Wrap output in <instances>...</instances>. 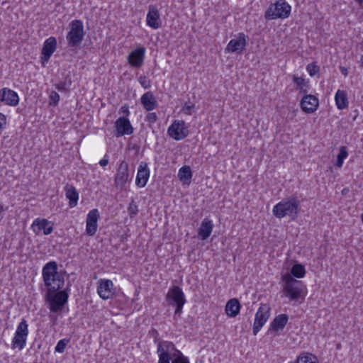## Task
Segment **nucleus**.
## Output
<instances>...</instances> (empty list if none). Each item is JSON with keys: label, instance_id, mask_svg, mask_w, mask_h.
Here are the masks:
<instances>
[{"label": "nucleus", "instance_id": "2f4dec72", "mask_svg": "<svg viewBox=\"0 0 363 363\" xmlns=\"http://www.w3.org/2000/svg\"><path fill=\"white\" fill-rule=\"evenodd\" d=\"M173 360L172 363H190L187 357L184 356L181 351L172 353Z\"/></svg>", "mask_w": 363, "mask_h": 363}, {"label": "nucleus", "instance_id": "49530a36", "mask_svg": "<svg viewBox=\"0 0 363 363\" xmlns=\"http://www.w3.org/2000/svg\"><path fill=\"white\" fill-rule=\"evenodd\" d=\"M120 112L126 116H128L130 113L129 110H128V106L126 105L121 106V108H120Z\"/></svg>", "mask_w": 363, "mask_h": 363}, {"label": "nucleus", "instance_id": "b1692460", "mask_svg": "<svg viewBox=\"0 0 363 363\" xmlns=\"http://www.w3.org/2000/svg\"><path fill=\"white\" fill-rule=\"evenodd\" d=\"M140 101L143 107L147 111H152L157 106V102L153 96L152 93L147 91L145 93L140 99Z\"/></svg>", "mask_w": 363, "mask_h": 363}, {"label": "nucleus", "instance_id": "ea45409f", "mask_svg": "<svg viewBox=\"0 0 363 363\" xmlns=\"http://www.w3.org/2000/svg\"><path fill=\"white\" fill-rule=\"evenodd\" d=\"M157 353L158 356H167V355L172 356V352H169V351L164 350V348H162V347H160L158 345H157Z\"/></svg>", "mask_w": 363, "mask_h": 363}, {"label": "nucleus", "instance_id": "09e8293b", "mask_svg": "<svg viewBox=\"0 0 363 363\" xmlns=\"http://www.w3.org/2000/svg\"><path fill=\"white\" fill-rule=\"evenodd\" d=\"M299 201L296 200L295 199H291V200H289L288 202H286L285 204H291V205H294V204H297Z\"/></svg>", "mask_w": 363, "mask_h": 363}, {"label": "nucleus", "instance_id": "5fc2aeb1", "mask_svg": "<svg viewBox=\"0 0 363 363\" xmlns=\"http://www.w3.org/2000/svg\"><path fill=\"white\" fill-rule=\"evenodd\" d=\"M361 220H362V221L363 223V213L361 215Z\"/></svg>", "mask_w": 363, "mask_h": 363}, {"label": "nucleus", "instance_id": "3c124183", "mask_svg": "<svg viewBox=\"0 0 363 363\" xmlns=\"http://www.w3.org/2000/svg\"><path fill=\"white\" fill-rule=\"evenodd\" d=\"M151 333H152V335H155V340L156 338H158L159 333H158V332H157V330H155V329H152V330H151Z\"/></svg>", "mask_w": 363, "mask_h": 363}, {"label": "nucleus", "instance_id": "1a4fd4ad", "mask_svg": "<svg viewBox=\"0 0 363 363\" xmlns=\"http://www.w3.org/2000/svg\"><path fill=\"white\" fill-rule=\"evenodd\" d=\"M115 135L121 137L125 135H131L133 133V128L126 117L118 118L114 124Z\"/></svg>", "mask_w": 363, "mask_h": 363}, {"label": "nucleus", "instance_id": "9d476101", "mask_svg": "<svg viewBox=\"0 0 363 363\" xmlns=\"http://www.w3.org/2000/svg\"><path fill=\"white\" fill-rule=\"evenodd\" d=\"M246 46V37L244 33H239L238 36L230 40L226 46L228 52H236L241 54Z\"/></svg>", "mask_w": 363, "mask_h": 363}, {"label": "nucleus", "instance_id": "7c9ffc66", "mask_svg": "<svg viewBox=\"0 0 363 363\" xmlns=\"http://www.w3.org/2000/svg\"><path fill=\"white\" fill-rule=\"evenodd\" d=\"M348 155L347 148L345 146H341L340 147V152L337 156V161L335 163V166L338 168H340L342 166L344 160L347 158Z\"/></svg>", "mask_w": 363, "mask_h": 363}, {"label": "nucleus", "instance_id": "58836bf2", "mask_svg": "<svg viewBox=\"0 0 363 363\" xmlns=\"http://www.w3.org/2000/svg\"><path fill=\"white\" fill-rule=\"evenodd\" d=\"M307 70L309 74L312 77L318 72L319 67L314 64H309L307 66Z\"/></svg>", "mask_w": 363, "mask_h": 363}, {"label": "nucleus", "instance_id": "bb28decb", "mask_svg": "<svg viewBox=\"0 0 363 363\" xmlns=\"http://www.w3.org/2000/svg\"><path fill=\"white\" fill-rule=\"evenodd\" d=\"M192 177L190 167L184 166L179 170L178 177L184 184H189Z\"/></svg>", "mask_w": 363, "mask_h": 363}, {"label": "nucleus", "instance_id": "864d4df0", "mask_svg": "<svg viewBox=\"0 0 363 363\" xmlns=\"http://www.w3.org/2000/svg\"><path fill=\"white\" fill-rule=\"evenodd\" d=\"M4 211V206H0V212Z\"/></svg>", "mask_w": 363, "mask_h": 363}, {"label": "nucleus", "instance_id": "6ab92c4d", "mask_svg": "<svg viewBox=\"0 0 363 363\" xmlns=\"http://www.w3.org/2000/svg\"><path fill=\"white\" fill-rule=\"evenodd\" d=\"M145 53V49L144 48L134 50L128 57L129 64L134 67H140L143 65Z\"/></svg>", "mask_w": 363, "mask_h": 363}, {"label": "nucleus", "instance_id": "37998d69", "mask_svg": "<svg viewBox=\"0 0 363 363\" xmlns=\"http://www.w3.org/2000/svg\"><path fill=\"white\" fill-rule=\"evenodd\" d=\"M6 125V117L4 114L0 113V130L5 128Z\"/></svg>", "mask_w": 363, "mask_h": 363}, {"label": "nucleus", "instance_id": "c9c22d12", "mask_svg": "<svg viewBox=\"0 0 363 363\" xmlns=\"http://www.w3.org/2000/svg\"><path fill=\"white\" fill-rule=\"evenodd\" d=\"M138 81H139L140 85L144 89H148L150 87V85H151L150 81L146 76H140L138 78Z\"/></svg>", "mask_w": 363, "mask_h": 363}, {"label": "nucleus", "instance_id": "8fccbe9b", "mask_svg": "<svg viewBox=\"0 0 363 363\" xmlns=\"http://www.w3.org/2000/svg\"><path fill=\"white\" fill-rule=\"evenodd\" d=\"M340 70H341L342 74L345 77L347 76L348 72H347V68H345V67H340Z\"/></svg>", "mask_w": 363, "mask_h": 363}, {"label": "nucleus", "instance_id": "aec40b11", "mask_svg": "<svg viewBox=\"0 0 363 363\" xmlns=\"http://www.w3.org/2000/svg\"><path fill=\"white\" fill-rule=\"evenodd\" d=\"M150 177V169L147 164L145 162H141L138 169L135 183L139 187H144Z\"/></svg>", "mask_w": 363, "mask_h": 363}, {"label": "nucleus", "instance_id": "f8f14e48", "mask_svg": "<svg viewBox=\"0 0 363 363\" xmlns=\"http://www.w3.org/2000/svg\"><path fill=\"white\" fill-rule=\"evenodd\" d=\"M100 217L97 209H92L87 214L86 220V233L89 236L95 235L97 230V222Z\"/></svg>", "mask_w": 363, "mask_h": 363}, {"label": "nucleus", "instance_id": "c85d7f7f", "mask_svg": "<svg viewBox=\"0 0 363 363\" xmlns=\"http://www.w3.org/2000/svg\"><path fill=\"white\" fill-rule=\"evenodd\" d=\"M154 341L155 343H157V345L162 347L169 352L177 353V351H179L176 348L175 345L172 342L162 340L160 338H156Z\"/></svg>", "mask_w": 363, "mask_h": 363}, {"label": "nucleus", "instance_id": "c756f323", "mask_svg": "<svg viewBox=\"0 0 363 363\" xmlns=\"http://www.w3.org/2000/svg\"><path fill=\"white\" fill-rule=\"evenodd\" d=\"M306 269L303 265L301 264H295L291 269V275L296 278H302L305 276Z\"/></svg>", "mask_w": 363, "mask_h": 363}, {"label": "nucleus", "instance_id": "393cba45", "mask_svg": "<svg viewBox=\"0 0 363 363\" xmlns=\"http://www.w3.org/2000/svg\"><path fill=\"white\" fill-rule=\"evenodd\" d=\"M240 304L238 299H230L225 306V313L229 317H235L240 312Z\"/></svg>", "mask_w": 363, "mask_h": 363}, {"label": "nucleus", "instance_id": "a211bd4d", "mask_svg": "<svg viewBox=\"0 0 363 363\" xmlns=\"http://www.w3.org/2000/svg\"><path fill=\"white\" fill-rule=\"evenodd\" d=\"M298 206H274L272 211L274 215L279 218L290 216L294 219V216L298 211Z\"/></svg>", "mask_w": 363, "mask_h": 363}, {"label": "nucleus", "instance_id": "a18cd8bd", "mask_svg": "<svg viewBox=\"0 0 363 363\" xmlns=\"http://www.w3.org/2000/svg\"><path fill=\"white\" fill-rule=\"evenodd\" d=\"M147 120L150 123H155L157 121V115L155 113H149L147 116Z\"/></svg>", "mask_w": 363, "mask_h": 363}, {"label": "nucleus", "instance_id": "a878e982", "mask_svg": "<svg viewBox=\"0 0 363 363\" xmlns=\"http://www.w3.org/2000/svg\"><path fill=\"white\" fill-rule=\"evenodd\" d=\"M335 100L338 109L342 110L348 106L347 94L345 91L337 90L335 96Z\"/></svg>", "mask_w": 363, "mask_h": 363}, {"label": "nucleus", "instance_id": "4c0bfd02", "mask_svg": "<svg viewBox=\"0 0 363 363\" xmlns=\"http://www.w3.org/2000/svg\"><path fill=\"white\" fill-rule=\"evenodd\" d=\"M293 81L300 89H303L306 86L305 79L302 77L294 76Z\"/></svg>", "mask_w": 363, "mask_h": 363}, {"label": "nucleus", "instance_id": "39448f33", "mask_svg": "<svg viewBox=\"0 0 363 363\" xmlns=\"http://www.w3.org/2000/svg\"><path fill=\"white\" fill-rule=\"evenodd\" d=\"M70 30L67 35V40L70 47L79 46L84 38V26L79 20H74L69 24Z\"/></svg>", "mask_w": 363, "mask_h": 363}, {"label": "nucleus", "instance_id": "5701e85b", "mask_svg": "<svg viewBox=\"0 0 363 363\" xmlns=\"http://www.w3.org/2000/svg\"><path fill=\"white\" fill-rule=\"evenodd\" d=\"M213 225L208 218H204L199 228L198 235L201 240H206L212 233Z\"/></svg>", "mask_w": 363, "mask_h": 363}, {"label": "nucleus", "instance_id": "72a5a7b5", "mask_svg": "<svg viewBox=\"0 0 363 363\" xmlns=\"http://www.w3.org/2000/svg\"><path fill=\"white\" fill-rule=\"evenodd\" d=\"M296 363H318L314 356L301 355L298 357Z\"/></svg>", "mask_w": 363, "mask_h": 363}, {"label": "nucleus", "instance_id": "20e7f679", "mask_svg": "<svg viewBox=\"0 0 363 363\" xmlns=\"http://www.w3.org/2000/svg\"><path fill=\"white\" fill-rule=\"evenodd\" d=\"M28 333V325L27 321L23 318L16 328L11 341V348L13 350L18 349L19 350H22L26 345Z\"/></svg>", "mask_w": 363, "mask_h": 363}, {"label": "nucleus", "instance_id": "f3484780", "mask_svg": "<svg viewBox=\"0 0 363 363\" xmlns=\"http://www.w3.org/2000/svg\"><path fill=\"white\" fill-rule=\"evenodd\" d=\"M128 164L126 162L122 161L117 169L115 184L117 186L123 187L128 180Z\"/></svg>", "mask_w": 363, "mask_h": 363}, {"label": "nucleus", "instance_id": "f03ea898", "mask_svg": "<svg viewBox=\"0 0 363 363\" xmlns=\"http://www.w3.org/2000/svg\"><path fill=\"white\" fill-rule=\"evenodd\" d=\"M284 284L282 292L291 301L298 300L303 291L302 281L295 279L289 273L284 274L281 277Z\"/></svg>", "mask_w": 363, "mask_h": 363}, {"label": "nucleus", "instance_id": "ddd939ff", "mask_svg": "<svg viewBox=\"0 0 363 363\" xmlns=\"http://www.w3.org/2000/svg\"><path fill=\"white\" fill-rule=\"evenodd\" d=\"M146 23L149 27L153 29H157L161 26L162 21L160 19V15L156 6L150 5L148 6Z\"/></svg>", "mask_w": 363, "mask_h": 363}, {"label": "nucleus", "instance_id": "e433bc0d", "mask_svg": "<svg viewBox=\"0 0 363 363\" xmlns=\"http://www.w3.org/2000/svg\"><path fill=\"white\" fill-rule=\"evenodd\" d=\"M194 104L191 103H186L182 107V111L186 115H191L194 110Z\"/></svg>", "mask_w": 363, "mask_h": 363}, {"label": "nucleus", "instance_id": "0eeeda50", "mask_svg": "<svg viewBox=\"0 0 363 363\" xmlns=\"http://www.w3.org/2000/svg\"><path fill=\"white\" fill-rule=\"evenodd\" d=\"M270 316V308L267 304H261L255 318L252 333L256 335Z\"/></svg>", "mask_w": 363, "mask_h": 363}, {"label": "nucleus", "instance_id": "4468645a", "mask_svg": "<svg viewBox=\"0 0 363 363\" xmlns=\"http://www.w3.org/2000/svg\"><path fill=\"white\" fill-rule=\"evenodd\" d=\"M0 101L8 106H16L19 103V96L13 90L3 88L0 90Z\"/></svg>", "mask_w": 363, "mask_h": 363}, {"label": "nucleus", "instance_id": "4be33fe9", "mask_svg": "<svg viewBox=\"0 0 363 363\" xmlns=\"http://www.w3.org/2000/svg\"><path fill=\"white\" fill-rule=\"evenodd\" d=\"M289 320V316L286 314H280L277 315L271 322L268 329V333L274 332L276 335L279 330H282Z\"/></svg>", "mask_w": 363, "mask_h": 363}, {"label": "nucleus", "instance_id": "f257e3e1", "mask_svg": "<svg viewBox=\"0 0 363 363\" xmlns=\"http://www.w3.org/2000/svg\"><path fill=\"white\" fill-rule=\"evenodd\" d=\"M43 278L48 288L46 300L49 303L51 312L61 311L68 301V293L62 289L65 284L64 277L57 272V264L55 262H48L43 268Z\"/></svg>", "mask_w": 363, "mask_h": 363}, {"label": "nucleus", "instance_id": "2eb2a0df", "mask_svg": "<svg viewBox=\"0 0 363 363\" xmlns=\"http://www.w3.org/2000/svg\"><path fill=\"white\" fill-rule=\"evenodd\" d=\"M300 105L303 111L306 113H312L317 110L319 100L313 95H306L302 98Z\"/></svg>", "mask_w": 363, "mask_h": 363}, {"label": "nucleus", "instance_id": "c03bdc74", "mask_svg": "<svg viewBox=\"0 0 363 363\" xmlns=\"http://www.w3.org/2000/svg\"><path fill=\"white\" fill-rule=\"evenodd\" d=\"M56 89L60 91H67V84L65 82H60L55 85Z\"/></svg>", "mask_w": 363, "mask_h": 363}, {"label": "nucleus", "instance_id": "412c9836", "mask_svg": "<svg viewBox=\"0 0 363 363\" xmlns=\"http://www.w3.org/2000/svg\"><path fill=\"white\" fill-rule=\"evenodd\" d=\"M35 232L43 231L45 235H50L53 230V223L45 218H36L32 225Z\"/></svg>", "mask_w": 363, "mask_h": 363}, {"label": "nucleus", "instance_id": "473e14b6", "mask_svg": "<svg viewBox=\"0 0 363 363\" xmlns=\"http://www.w3.org/2000/svg\"><path fill=\"white\" fill-rule=\"evenodd\" d=\"M70 340L67 338H64L62 340H60L57 343V345L55 346V351L56 352L62 353L64 352L66 346L69 342Z\"/></svg>", "mask_w": 363, "mask_h": 363}, {"label": "nucleus", "instance_id": "dca6fc26", "mask_svg": "<svg viewBox=\"0 0 363 363\" xmlns=\"http://www.w3.org/2000/svg\"><path fill=\"white\" fill-rule=\"evenodd\" d=\"M57 48V40L54 37L48 38L43 44L41 50V60L43 62H48L51 55Z\"/></svg>", "mask_w": 363, "mask_h": 363}, {"label": "nucleus", "instance_id": "de8ad7c7", "mask_svg": "<svg viewBox=\"0 0 363 363\" xmlns=\"http://www.w3.org/2000/svg\"><path fill=\"white\" fill-rule=\"evenodd\" d=\"M108 163V159L106 157H104L102 160H100L99 164L101 167H106Z\"/></svg>", "mask_w": 363, "mask_h": 363}, {"label": "nucleus", "instance_id": "603ef678", "mask_svg": "<svg viewBox=\"0 0 363 363\" xmlns=\"http://www.w3.org/2000/svg\"><path fill=\"white\" fill-rule=\"evenodd\" d=\"M360 65L363 67V55L361 56L360 58Z\"/></svg>", "mask_w": 363, "mask_h": 363}, {"label": "nucleus", "instance_id": "cd10ccee", "mask_svg": "<svg viewBox=\"0 0 363 363\" xmlns=\"http://www.w3.org/2000/svg\"><path fill=\"white\" fill-rule=\"evenodd\" d=\"M65 195L66 197L69 200V204H76L78 201V193L76 189L71 185H67L65 186Z\"/></svg>", "mask_w": 363, "mask_h": 363}, {"label": "nucleus", "instance_id": "79ce46f5", "mask_svg": "<svg viewBox=\"0 0 363 363\" xmlns=\"http://www.w3.org/2000/svg\"><path fill=\"white\" fill-rule=\"evenodd\" d=\"M128 212L130 217L136 215L138 212V206H129Z\"/></svg>", "mask_w": 363, "mask_h": 363}, {"label": "nucleus", "instance_id": "7ed1b4c3", "mask_svg": "<svg viewBox=\"0 0 363 363\" xmlns=\"http://www.w3.org/2000/svg\"><path fill=\"white\" fill-rule=\"evenodd\" d=\"M291 13V6L285 0H277L269 6L265 13L267 19L286 18Z\"/></svg>", "mask_w": 363, "mask_h": 363}, {"label": "nucleus", "instance_id": "a19ab883", "mask_svg": "<svg viewBox=\"0 0 363 363\" xmlns=\"http://www.w3.org/2000/svg\"><path fill=\"white\" fill-rule=\"evenodd\" d=\"M159 360L158 363H170V360L173 358L172 356L167 355V356H158Z\"/></svg>", "mask_w": 363, "mask_h": 363}, {"label": "nucleus", "instance_id": "f704fd0d", "mask_svg": "<svg viewBox=\"0 0 363 363\" xmlns=\"http://www.w3.org/2000/svg\"><path fill=\"white\" fill-rule=\"evenodd\" d=\"M50 104L56 106L60 101V95L55 91H52L49 96Z\"/></svg>", "mask_w": 363, "mask_h": 363}, {"label": "nucleus", "instance_id": "6e6552de", "mask_svg": "<svg viewBox=\"0 0 363 363\" xmlns=\"http://www.w3.org/2000/svg\"><path fill=\"white\" fill-rule=\"evenodd\" d=\"M167 133L172 138L181 140L188 135L189 130L184 121H174L168 128Z\"/></svg>", "mask_w": 363, "mask_h": 363}, {"label": "nucleus", "instance_id": "9b49d317", "mask_svg": "<svg viewBox=\"0 0 363 363\" xmlns=\"http://www.w3.org/2000/svg\"><path fill=\"white\" fill-rule=\"evenodd\" d=\"M97 293L104 300L111 298L115 294L113 281L109 279H101L99 281Z\"/></svg>", "mask_w": 363, "mask_h": 363}, {"label": "nucleus", "instance_id": "423d86ee", "mask_svg": "<svg viewBox=\"0 0 363 363\" xmlns=\"http://www.w3.org/2000/svg\"><path fill=\"white\" fill-rule=\"evenodd\" d=\"M167 301L169 305L176 306L174 315H179L182 313L183 306L186 303L184 294L178 286H174L169 289L167 294Z\"/></svg>", "mask_w": 363, "mask_h": 363}]
</instances>
